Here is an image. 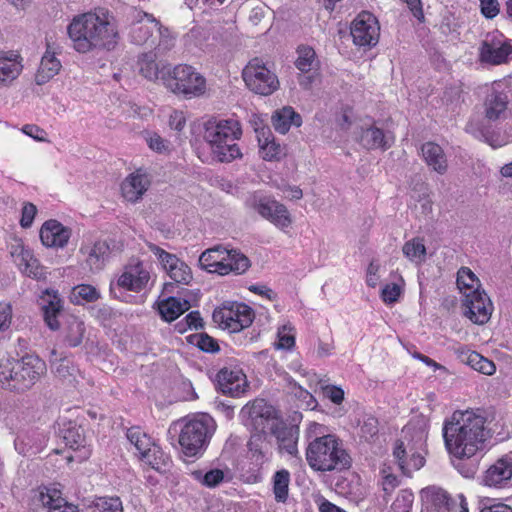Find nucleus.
Returning <instances> with one entry per match:
<instances>
[{"mask_svg":"<svg viewBox=\"0 0 512 512\" xmlns=\"http://www.w3.org/2000/svg\"><path fill=\"white\" fill-rule=\"evenodd\" d=\"M481 13L487 19H493L499 13L498 0H479Z\"/></svg>","mask_w":512,"mask_h":512,"instance_id":"64","label":"nucleus"},{"mask_svg":"<svg viewBox=\"0 0 512 512\" xmlns=\"http://www.w3.org/2000/svg\"><path fill=\"white\" fill-rule=\"evenodd\" d=\"M85 324L76 316H69L63 329V343L70 348L78 347L85 334Z\"/></svg>","mask_w":512,"mask_h":512,"instance_id":"33","label":"nucleus"},{"mask_svg":"<svg viewBox=\"0 0 512 512\" xmlns=\"http://www.w3.org/2000/svg\"><path fill=\"white\" fill-rule=\"evenodd\" d=\"M242 135L241 126L238 121L233 119H209L204 124L203 138L210 149L221 143L233 142Z\"/></svg>","mask_w":512,"mask_h":512,"instance_id":"12","label":"nucleus"},{"mask_svg":"<svg viewBox=\"0 0 512 512\" xmlns=\"http://www.w3.org/2000/svg\"><path fill=\"white\" fill-rule=\"evenodd\" d=\"M411 453H408L407 447L402 440H396L393 447V457L401 470V472L408 476V461Z\"/></svg>","mask_w":512,"mask_h":512,"instance_id":"53","label":"nucleus"},{"mask_svg":"<svg viewBox=\"0 0 512 512\" xmlns=\"http://www.w3.org/2000/svg\"><path fill=\"white\" fill-rule=\"evenodd\" d=\"M47 435L38 430L31 429L21 432L14 440L16 451L23 456H33L40 453L47 444Z\"/></svg>","mask_w":512,"mask_h":512,"instance_id":"21","label":"nucleus"},{"mask_svg":"<svg viewBox=\"0 0 512 512\" xmlns=\"http://www.w3.org/2000/svg\"><path fill=\"white\" fill-rule=\"evenodd\" d=\"M290 473L285 470L276 471L273 476V493L277 502L284 503L288 498Z\"/></svg>","mask_w":512,"mask_h":512,"instance_id":"45","label":"nucleus"},{"mask_svg":"<svg viewBox=\"0 0 512 512\" xmlns=\"http://www.w3.org/2000/svg\"><path fill=\"white\" fill-rule=\"evenodd\" d=\"M12 320V307L10 303L0 302V331L10 327Z\"/></svg>","mask_w":512,"mask_h":512,"instance_id":"63","label":"nucleus"},{"mask_svg":"<svg viewBox=\"0 0 512 512\" xmlns=\"http://www.w3.org/2000/svg\"><path fill=\"white\" fill-rule=\"evenodd\" d=\"M35 505H41L46 512H79L77 506L69 504L59 490L43 488L33 498Z\"/></svg>","mask_w":512,"mask_h":512,"instance_id":"20","label":"nucleus"},{"mask_svg":"<svg viewBox=\"0 0 512 512\" xmlns=\"http://www.w3.org/2000/svg\"><path fill=\"white\" fill-rule=\"evenodd\" d=\"M37 213V207L30 202L24 203L21 213L20 225L22 228L31 227L35 215Z\"/></svg>","mask_w":512,"mask_h":512,"instance_id":"59","label":"nucleus"},{"mask_svg":"<svg viewBox=\"0 0 512 512\" xmlns=\"http://www.w3.org/2000/svg\"><path fill=\"white\" fill-rule=\"evenodd\" d=\"M512 478V463L507 457L497 460L483 476V483L490 487H502Z\"/></svg>","mask_w":512,"mask_h":512,"instance_id":"25","label":"nucleus"},{"mask_svg":"<svg viewBox=\"0 0 512 512\" xmlns=\"http://www.w3.org/2000/svg\"><path fill=\"white\" fill-rule=\"evenodd\" d=\"M429 419L420 414L414 416L409 423L404 427L403 433L405 435L411 434L412 439L416 442H423L428 435Z\"/></svg>","mask_w":512,"mask_h":512,"instance_id":"41","label":"nucleus"},{"mask_svg":"<svg viewBox=\"0 0 512 512\" xmlns=\"http://www.w3.org/2000/svg\"><path fill=\"white\" fill-rule=\"evenodd\" d=\"M127 439L139 453V459H144V454L149 453L156 445L152 438L143 432L139 427H131L127 430Z\"/></svg>","mask_w":512,"mask_h":512,"instance_id":"38","label":"nucleus"},{"mask_svg":"<svg viewBox=\"0 0 512 512\" xmlns=\"http://www.w3.org/2000/svg\"><path fill=\"white\" fill-rule=\"evenodd\" d=\"M134 272V292L141 291L149 281V273L141 268V264L137 263L133 268Z\"/></svg>","mask_w":512,"mask_h":512,"instance_id":"62","label":"nucleus"},{"mask_svg":"<svg viewBox=\"0 0 512 512\" xmlns=\"http://www.w3.org/2000/svg\"><path fill=\"white\" fill-rule=\"evenodd\" d=\"M463 306L464 315L475 324H485L490 319L492 303L484 290L476 288L465 292Z\"/></svg>","mask_w":512,"mask_h":512,"instance_id":"14","label":"nucleus"},{"mask_svg":"<svg viewBox=\"0 0 512 512\" xmlns=\"http://www.w3.org/2000/svg\"><path fill=\"white\" fill-rule=\"evenodd\" d=\"M139 73L148 80H158L163 82V71L170 67V65H164L161 68L155 61V57L152 53L143 54L138 60Z\"/></svg>","mask_w":512,"mask_h":512,"instance_id":"37","label":"nucleus"},{"mask_svg":"<svg viewBox=\"0 0 512 512\" xmlns=\"http://www.w3.org/2000/svg\"><path fill=\"white\" fill-rule=\"evenodd\" d=\"M91 512H123L122 502L118 497L100 498Z\"/></svg>","mask_w":512,"mask_h":512,"instance_id":"56","label":"nucleus"},{"mask_svg":"<svg viewBox=\"0 0 512 512\" xmlns=\"http://www.w3.org/2000/svg\"><path fill=\"white\" fill-rule=\"evenodd\" d=\"M67 33L79 53L112 50L118 41V32L105 9L75 16L67 26Z\"/></svg>","mask_w":512,"mask_h":512,"instance_id":"2","label":"nucleus"},{"mask_svg":"<svg viewBox=\"0 0 512 512\" xmlns=\"http://www.w3.org/2000/svg\"><path fill=\"white\" fill-rule=\"evenodd\" d=\"M148 186L149 181L145 175L132 173L121 185L122 195L127 201L137 202L147 191Z\"/></svg>","mask_w":512,"mask_h":512,"instance_id":"28","label":"nucleus"},{"mask_svg":"<svg viewBox=\"0 0 512 512\" xmlns=\"http://www.w3.org/2000/svg\"><path fill=\"white\" fill-rule=\"evenodd\" d=\"M82 253H87V263L90 266L91 270H101L104 266V262L109 255L110 248L109 245L105 241H97L94 243L93 247L87 248L86 251L84 248H81Z\"/></svg>","mask_w":512,"mask_h":512,"instance_id":"36","label":"nucleus"},{"mask_svg":"<svg viewBox=\"0 0 512 512\" xmlns=\"http://www.w3.org/2000/svg\"><path fill=\"white\" fill-rule=\"evenodd\" d=\"M191 304L189 300H181L176 296H168L158 302V312L161 318L166 322H172L189 310Z\"/></svg>","mask_w":512,"mask_h":512,"instance_id":"29","label":"nucleus"},{"mask_svg":"<svg viewBox=\"0 0 512 512\" xmlns=\"http://www.w3.org/2000/svg\"><path fill=\"white\" fill-rule=\"evenodd\" d=\"M163 73V85L176 95L191 99L206 91V79L191 65L170 66Z\"/></svg>","mask_w":512,"mask_h":512,"instance_id":"6","label":"nucleus"},{"mask_svg":"<svg viewBox=\"0 0 512 512\" xmlns=\"http://www.w3.org/2000/svg\"><path fill=\"white\" fill-rule=\"evenodd\" d=\"M186 340L205 353L215 354L220 351L218 341L205 332L191 334L186 337Z\"/></svg>","mask_w":512,"mask_h":512,"instance_id":"44","label":"nucleus"},{"mask_svg":"<svg viewBox=\"0 0 512 512\" xmlns=\"http://www.w3.org/2000/svg\"><path fill=\"white\" fill-rule=\"evenodd\" d=\"M457 286L465 296V292H470L476 288L480 289V281L468 267H461L457 272Z\"/></svg>","mask_w":512,"mask_h":512,"instance_id":"48","label":"nucleus"},{"mask_svg":"<svg viewBox=\"0 0 512 512\" xmlns=\"http://www.w3.org/2000/svg\"><path fill=\"white\" fill-rule=\"evenodd\" d=\"M40 305L46 325L53 331L60 328L58 316L63 310L64 301L58 291L46 289L40 296Z\"/></svg>","mask_w":512,"mask_h":512,"instance_id":"18","label":"nucleus"},{"mask_svg":"<svg viewBox=\"0 0 512 512\" xmlns=\"http://www.w3.org/2000/svg\"><path fill=\"white\" fill-rule=\"evenodd\" d=\"M166 271L175 283L188 285L193 279L190 267L180 259H178V263L169 266Z\"/></svg>","mask_w":512,"mask_h":512,"instance_id":"50","label":"nucleus"},{"mask_svg":"<svg viewBox=\"0 0 512 512\" xmlns=\"http://www.w3.org/2000/svg\"><path fill=\"white\" fill-rule=\"evenodd\" d=\"M306 461L316 472H341L351 467L352 459L334 434L315 437L306 448Z\"/></svg>","mask_w":512,"mask_h":512,"instance_id":"3","label":"nucleus"},{"mask_svg":"<svg viewBox=\"0 0 512 512\" xmlns=\"http://www.w3.org/2000/svg\"><path fill=\"white\" fill-rule=\"evenodd\" d=\"M21 67L18 63L2 56L0 52V87L7 85L20 74Z\"/></svg>","mask_w":512,"mask_h":512,"instance_id":"47","label":"nucleus"},{"mask_svg":"<svg viewBox=\"0 0 512 512\" xmlns=\"http://www.w3.org/2000/svg\"><path fill=\"white\" fill-rule=\"evenodd\" d=\"M466 131L471 132L477 138H484V140L489 143L493 148L500 147L503 145V142L494 140L490 135L489 131L478 128H475L473 123H468L466 126Z\"/></svg>","mask_w":512,"mask_h":512,"instance_id":"60","label":"nucleus"},{"mask_svg":"<svg viewBox=\"0 0 512 512\" xmlns=\"http://www.w3.org/2000/svg\"><path fill=\"white\" fill-rule=\"evenodd\" d=\"M44 360L38 355L25 353L19 359H6L0 363V383L16 392L31 389L46 373Z\"/></svg>","mask_w":512,"mask_h":512,"instance_id":"4","label":"nucleus"},{"mask_svg":"<svg viewBox=\"0 0 512 512\" xmlns=\"http://www.w3.org/2000/svg\"><path fill=\"white\" fill-rule=\"evenodd\" d=\"M297 58L294 62L295 67L302 73H309L316 69L318 61L315 50L310 46L300 45L297 48Z\"/></svg>","mask_w":512,"mask_h":512,"instance_id":"40","label":"nucleus"},{"mask_svg":"<svg viewBox=\"0 0 512 512\" xmlns=\"http://www.w3.org/2000/svg\"><path fill=\"white\" fill-rule=\"evenodd\" d=\"M56 52L53 50L49 41H46V52L43 55L39 69L35 75V81L38 85H43L58 74L61 68L60 61L55 56Z\"/></svg>","mask_w":512,"mask_h":512,"instance_id":"24","label":"nucleus"},{"mask_svg":"<svg viewBox=\"0 0 512 512\" xmlns=\"http://www.w3.org/2000/svg\"><path fill=\"white\" fill-rule=\"evenodd\" d=\"M421 499L428 509L431 508L436 511H449L451 509V505L454 504L453 500L444 489L435 486L422 489Z\"/></svg>","mask_w":512,"mask_h":512,"instance_id":"27","label":"nucleus"},{"mask_svg":"<svg viewBox=\"0 0 512 512\" xmlns=\"http://www.w3.org/2000/svg\"><path fill=\"white\" fill-rule=\"evenodd\" d=\"M379 422L372 415L365 416L360 424V436L367 442H372L378 436Z\"/></svg>","mask_w":512,"mask_h":512,"instance_id":"52","label":"nucleus"},{"mask_svg":"<svg viewBox=\"0 0 512 512\" xmlns=\"http://www.w3.org/2000/svg\"><path fill=\"white\" fill-rule=\"evenodd\" d=\"M59 435L66 446L80 453L78 455L79 461L89 458L91 450L87 446L85 430L81 425L77 424L75 421L64 422L59 429Z\"/></svg>","mask_w":512,"mask_h":512,"instance_id":"15","label":"nucleus"},{"mask_svg":"<svg viewBox=\"0 0 512 512\" xmlns=\"http://www.w3.org/2000/svg\"><path fill=\"white\" fill-rule=\"evenodd\" d=\"M215 422L207 414L189 420L181 429L178 442L185 457L199 458L207 449L215 432Z\"/></svg>","mask_w":512,"mask_h":512,"instance_id":"5","label":"nucleus"},{"mask_svg":"<svg viewBox=\"0 0 512 512\" xmlns=\"http://www.w3.org/2000/svg\"><path fill=\"white\" fill-rule=\"evenodd\" d=\"M486 418L472 410H456L443 423V439L447 451L458 459L471 458L484 450L489 430Z\"/></svg>","mask_w":512,"mask_h":512,"instance_id":"1","label":"nucleus"},{"mask_svg":"<svg viewBox=\"0 0 512 512\" xmlns=\"http://www.w3.org/2000/svg\"><path fill=\"white\" fill-rule=\"evenodd\" d=\"M246 385V376L240 369L224 367L216 375V388L225 395L239 397Z\"/></svg>","mask_w":512,"mask_h":512,"instance_id":"17","label":"nucleus"},{"mask_svg":"<svg viewBox=\"0 0 512 512\" xmlns=\"http://www.w3.org/2000/svg\"><path fill=\"white\" fill-rule=\"evenodd\" d=\"M236 304L237 303L223 304L222 307L216 308L212 314L213 321L221 328L228 329L230 332V324L232 325L234 321H238L240 318V314L236 312Z\"/></svg>","mask_w":512,"mask_h":512,"instance_id":"42","label":"nucleus"},{"mask_svg":"<svg viewBox=\"0 0 512 512\" xmlns=\"http://www.w3.org/2000/svg\"><path fill=\"white\" fill-rule=\"evenodd\" d=\"M379 24L370 12L360 13L352 22L350 34L353 43L359 47H372L379 40Z\"/></svg>","mask_w":512,"mask_h":512,"instance_id":"13","label":"nucleus"},{"mask_svg":"<svg viewBox=\"0 0 512 512\" xmlns=\"http://www.w3.org/2000/svg\"><path fill=\"white\" fill-rule=\"evenodd\" d=\"M152 36V32L148 26L139 25L134 26L131 30L132 42L137 45L145 44Z\"/></svg>","mask_w":512,"mask_h":512,"instance_id":"58","label":"nucleus"},{"mask_svg":"<svg viewBox=\"0 0 512 512\" xmlns=\"http://www.w3.org/2000/svg\"><path fill=\"white\" fill-rule=\"evenodd\" d=\"M508 103V95L494 87L485 101V117L490 121L499 119L506 111Z\"/></svg>","mask_w":512,"mask_h":512,"instance_id":"32","label":"nucleus"},{"mask_svg":"<svg viewBox=\"0 0 512 512\" xmlns=\"http://www.w3.org/2000/svg\"><path fill=\"white\" fill-rule=\"evenodd\" d=\"M142 461L160 473H165L171 466L170 456L157 444L149 453L144 454V459H142Z\"/></svg>","mask_w":512,"mask_h":512,"instance_id":"39","label":"nucleus"},{"mask_svg":"<svg viewBox=\"0 0 512 512\" xmlns=\"http://www.w3.org/2000/svg\"><path fill=\"white\" fill-rule=\"evenodd\" d=\"M401 294V287L396 284H387L384 286L381 292L382 300L387 304L395 303Z\"/></svg>","mask_w":512,"mask_h":512,"instance_id":"61","label":"nucleus"},{"mask_svg":"<svg viewBox=\"0 0 512 512\" xmlns=\"http://www.w3.org/2000/svg\"><path fill=\"white\" fill-rule=\"evenodd\" d=\"M259 143V152L265 161H280L286 156V147L275 142L271 130L261 128L256 130Z\"/></svg>","mask_w":512,"mask_h":512,"instance_id":"23","label":"nucleus"},{"mask_svg":"<svg viewBox=\"0 0 512 512\" xmlns=\"http://www.w3.org/2000/svg\"><path fill=\"white\" fill-rule=\"evenodd\" d=\"M235 308L236 312L240 314V318L238 321H234L232 326L230 325L232 333L239 332L242 329L249 327L255 318L254 310L250 306L240 303L236 304Z\"/></svg>","mask_w":512,"mask_h":512,"instance_id":"51","label":"nucleus"},{"mask_svg":"<svg viewBox=\"0 0 512 512\" xmlns=\"http://www.w3.org/2000/svg\"><path fill=\"white\" fill-rule=\"evenodd\" d=\"M246 86L255 94L268 96L279 88L277 75L261 59L253 58L242 71Z\"/></svg>","mask_w":512,"mask_h":512,"instance_id":"9","label":"nucleus"},{"mask_svg":"<svg viewBox=\"0 0 512 512\" xmlns=\"http://www.w3.org/2000/svg\"><path fill=\"white\" fill-rule=\"evenodd\" d=\"M12 256L16 257L15 261L21 272L33 279L42 280L46 278L45 268L40 265L39 261L34 258L32 253L24 249L23 246L18 245L14 251L11 252Z\"/></svg>","mask_w":512,"mask_h":512,"instance_id":"22","label":"nucleus"},{"mask_svg":"<svg viewBox=\"0 0 512 512\" xmlns=\"http://www.w3.org/2000/svg\"><path fill=\"white\" fill-rule=\"evenodd\" d=\"M261 407H264L265 409L264 414L256 413L255 415V417H258V421H256L258 427L263 424L260 419L261 417L268 419V421H270V435H273L276 438L279 451L281 453L286 452L290 456L294 457L298 462H301L302 459L299 456L297 448L299 427L288 426L283 421L279 420L276 415V410L272 405L263 403ZM255 420H257V418Z\"/></svg>","mask_w":512,"mask_h":512,"instance_id":"7","label":"nucleus"},{"mask_svg":"<svg viewBox=\"0 0 512 512\" xmlns=\"http://www.w3.org/2000/svg\"><path fill=\"white\" fill-rule=\"evenodd\" d=\"M479 61L483 64L500 65L506 63L512 53L508 39L499 31L487 34L479 46Z\"/></svg>","mask_w":512,"mask_h":512,"instance_id":"11","label":"nucleus"},{"mask_svg":"<svg viewBox=\"0 0 512 512\" xmlns=\"http://www.w3.org/2000/svg\"><path fill=\"white\" fill-rule=\"evenodd\" d=\"M403 254L410 260H423L426 256V247L421 239H413L403 246Z\"/></svg>","mask_w":512,"mask_h":512,"instance_id":"54","label":"nucleus"},{"mask_svg":"<svg viewBox=\"0 0 512 512\" xmlns=\"http://www.w3.org/2000/svg\"><path fill=\"white\" fill-rule=\"evenodd\" d=\"M271 122L277 132L286 134L292 125L295 127L302 125V117L291 106H285L274 111Z\"/></svg>","mask_w":512,"mask_h":512,"instance_id":"30","label":"nucleus"},{"mask_svg":"<svg viewBox=\"0 0 512 512\" xmlns=\"http://www.w3.org/2000/svg\"><path fill=\"white\" fill-rule=\"evenodd\" d=\"M191 474L195 480L208 488L217 487L223 482L225 476L223 470L218 468L211 469L205 473L202 470H194Z\"/></svg>","mask_w":512,"mask_h":512,"instance_id":"49","label":"nucleus"},{"mask_svg":"<svg viewBox=\"0 0 512 512\" xmlns=\"http://www.w3.org/2000/svg\"><path fill=\"white\" fill-rule=\"evenodd\" d=\"M263 403H267L264 399H255L252 402L247 403L241 409V417L243 420L247 421L246 425H250L253 429L251 437L248 441V448L254 454L258 455L261 459L265 457V454L270 446L269 441L267 440L268 434H270V421L268 419L260 418L262 421V425L258 427L256 423L255 415L264 414V407H261Z\"/></svg>","mask_w":512,"mask_h":512,"instance_id":"8","label":"nucleus"},{"mask_svg":"<svg viewBox=\"0 0 512 512\" xmlns=\"http://www.w3.org/2000/svg\"><path fill=\"white\" fill-rule=\"evenodd\" d=\"M223 257L225 258V260H223L225 270H222V276L227 275L230 272L241 275L251 266L249 258L235 249L228 250L225 248Z\"/></svg>","mask_w":512,"mask_h":512,"instance_id":"35","label":"nucleus"},{"mask_svg":"<svg viewBox=\"0 0 512 512\" xmlns=\"http://www.w3.org/2000/svg\"><path fill=\"white\" fill-rule=\"evenodd\" d=\"M72 231L55 219L47 220L40 229V239L49 248H63L67 245Z\"/></svg>","mask_w":512,"mask_h":512,"instance_id":"19","label":"nucleus"},{"mask_svg":"<svg viewBox=\"0 0 512 512\" xmlns=\"http://www.w3.org/2000/svg\"><path fill=\"white\" fill-rule=\"evenodd\" d=\"M425 163L438 174H445L448 169L447 157L443 148L435 142H425L421 146Z\"/></svg>","mask_w":512,"mask_h":512,"instance_id":"26","label":"nucleus"},{"mask_svg":"<svg viewBox=\"0 0 512 512\" xmlns=\"http://www.w3.org/2000/svg\"><path fill=\"white\" fill-rule=\"evenodd\" d=\"M413 500L414 495L412 491L403 489L399 492L396 500L393 503V506L400 512H409L410 508L412 507Z\"/></svg>","mask_w":512,"mask_h":512,"instance_id":"57","label":"nucleus"},{"mask_svg":"<svg viewBox=\"0 0 512 512\" xmlns=\"http://www.w3.org/2000/svg\"><path fill=\"white\" fill-rule=\"evenodd\" d=\"M458 358L472 369L485 375H492L496 370L495 364L491 360L483 357L476 351L461 349L459 350Z\"/></svg>","mask_w":512,"mask_h":512,"instance_id":"34","label":"nucleus"},{"mask_svg":"<svg viewBox=\"0 0 512 512\" xmlns=\"http://www.w3.org/2000/svg\"><path fill=\"white\" fill-rule=\"evenodd\" d=\"M54 373L61 379L75 378L79 372L77 367L67 358L52 363Z\"/></svg>","mask_w":512,"mask_h":512,"instance_id":"55","label":"nucleus"},{"mask_svg":"<svg viewBox=\"0 0 512 512\" xmlns=\"http://www.w3.org/2000/svg\"><path fill=\"white\" fill-rule=\"evenodd\" d=\"M247 204L257 211L260 216L280 229H285L292 224V219L286 206L274 198L255 194L247 200Z\"/></svg>","mask_w":512,"mask_h":512,"instance_id":"10","label":"nucleus"},{"mask_svg":"<svg viewBox=\"0 0 512 512\" xmlns=\"http://www.w3.org/2000/svg\"><path fill=\"white\" fill-rule=\"evenodd\" d=\"M224 252L225 247L222 245L205 250L199 257L200 268L209 273L221 275L222 270H225V265L223 264V260H225L223 257Z\"/></svg>","mask_w":512,"mask_h":512,"instance_id":"31","label":"nucleus"},{"mask_svg":"<svg viewBox=\"0 0 512 512\" xmlns=\"http://www.w3.org/2000/svg\"><path fill=\"white\" fill-rule=\"evenodd\" d=\"M210 150L213 158L221 163H229L242 157L240 148L235 141L217 144Z\"/></svg>","mask_w":512,"mask_h":512,"instance_id":"43","label":"nucleus"},{"mask_svg":"<svg viewBox=\"0 0 512 512\" xmlns=\"http://www.w3.org/2000/svg\"><path fill=\"white\" fill-rule=\"evenodd\" d=\"M100 298V292L90 284H79L73 287L71 292V302L79 305L81 300L86 302H95Z\"/></svg>","mask_w":512,"mask_h":512,"instance_id":"46","label":"nucleus"},{"mask_svg":"<svg viewBox=\"0 0 512 512\" xmlns=\"http://www.w3.org/2000/svg\"><path fill=\"white\" fill-rule=\"evenodd\" d=\"M356 139L367 150L379 149L386 151L394 144L392 132L385 131L375 125L366 128L361 127Z\"/></svg>","mask_w":512,"mask_h":512,"instance_id":"16","label":"nucleus"}]
</instances>
